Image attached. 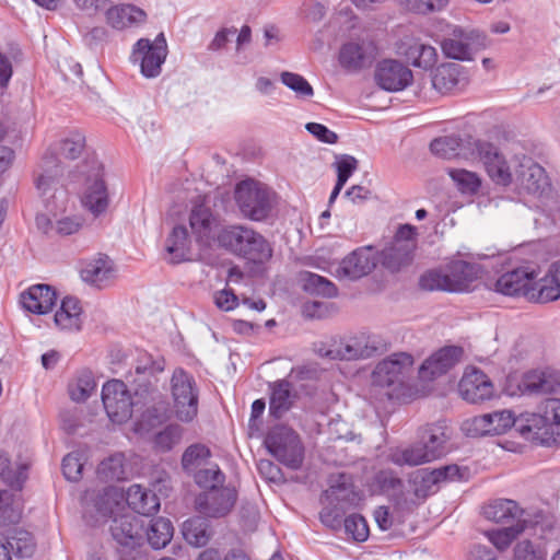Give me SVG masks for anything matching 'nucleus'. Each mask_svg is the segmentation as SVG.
I'll return each mask as SVG.
<instances>
[{"label": "nucleus", "mask_w": 560, "mask_h": 560, "mask_svg": "<svg viewBox=\"0 0 560 560\" xmlns=\"http://www.w3.org/2000/svg\"><path fill=\"white\" fill-rule=\"evenodd\" d=\"M458 393L466 401L478 404L493 397L494 386L481 370L469 366L458 383Z\"/></svg>", "instance_id": "16"}, {"label": "nucleus", "mask_w": 560, "mask_h": 560, "mask_svg": "<svg viewBox=\"0 0 560 560\" xmlns=\"http://www.w3.org/2000/svg\"><path fill=\"white\" fill-rule=\"evenodd\" d=\"M412 72L402 62L385 59L375 70L376 83L386 91H401L412 82Z\"/></svg>", "instance_id": "22"}, {"label": "nucleus", "mask_w": 560, "mask_h": 560, "mask_svg": "<svg viewBox=\"0 0 560 560\" xmlns=\"http://www.w3.org/2000/svg\"><path fill=\"white\" fill-rule=\"evenodd\" d=\"M164 370V361L154 360L151 355L144 354L139 360L135 368V373L138 376L133 380L137 384L136 393L139 390L149 393L153 387L152 378L155 380L158 373Z\"/></svg>", "instance_id": "36"}, {"label": "nucleus", "mask_w": 560, "mask_h": 560, "mask_svg": "<svg viewBox=\"0 0 560 560\" xmlns=\"http://www.w3.org/2000/svg\"><path fill=\"white\" fill-rule=\"evenodd\" d=\"M125 500L132 511L141 515H152L160 509L159 497L140 485L130 486L126 492Z\"/></svg>", "instance_id": "33"}, {"label": "nucleus", "mask_w": 560, "mask_h": 560, "mask_svg": "<svg viewBox=\"0 0 560 560\" xmlns=\"http://www.w3.org/2000/svg\"><path fill=\"white\" fill-rule=\"evenodd\" d=\"M213 221V213L210 207L206 205L205 198L197 197L189 214L190 229L197 242L202 244L209 243Z\"/></svg>", "instance_id": "31"}, {"label": "nucleus", "mask_w": 560, "mask_h": 560, "mask_svg": "<svg viewBox=\"0 0 560 560\" xmlns=\"http://www.w3.org/2000/svg\"><path fill=\"white\" fill-rule=\"evenodd\" d=\"M291 387V383L287 380L277 381L271 385L269 412L273 418L280 419L292 407Z\"/></svg>", "instance_id": "38"}, {"label": "nucleus", "mask_w": 560, "mask_h": 560, "mask_svg": "<svg viewBox=\"0 0 560 560\" xmlns=\"http://www.w3.org/2000/svg\"><path fill=\"white\" fill-rule=\"evenodd\" d=\"M102 401L108 418L116 423H124L132 416L135 402L124 382L112 380L102 388Z\"/></svg>", "instance_id": "14"}, {"label": "nucleus", "mask_w": 560, "mask_h": 560, "mask_svg": "<svg viewBox=\"0 0 560 560\" xmlns=\"http://www.w3.org/2000/svg\"><path fill=\"white\" fill-rule=\"evenodd\" d=\"M235 201L245 218L261 221L273 208L275 192L257 180L246 179L236 185Z\"/></svg>", "instance_id": "4"}, {"label": "nucleus", "mask_w": 560, "mask_h": 560, "mask_svg": "<svg viewBox=\"0 0 560 560\" xmlns=\"http://www.w3.org/2000/svg\"><path fill=\"white\" fill-rule=\"evenodd\" d=\"M526 528L524 523L513 524L502 529L487 532L490 542L500 551L510 547L512 541Z\"/></svg>", "instance_id": "46"}, {"label": "nucleus", "mask_w": 560, "mask_h": 560, "mask_svg": "<svg viewBox=\"0 0 560 560\" xmlns=\"http://www.w3.org/2000/svg\"><path fill=\"white\" fill-rule=\"evenodd\" d=\"M376 264L377 258L372 246L359 247L340 261L336 269V276L357 280L369 275Z\"/></svg>", "instance_id": "19"}, {"label": "nucleus", "mask_w": 560, "mask_h": 560, "mask_svg": "<svg viewBox=\"0 0 560 560\" xmlns=\"http://www.w3.org/2000/svg\"><path fill=\"white\" fill-rule=\"evenodd\" d=\"M525 511L514 500L497 499L483 506V515L487 520L501 524L524 523Z\"/></svg>", "instance_id": "30"}, {"label": "nucleus", "mask_w": 560, "mask_h": 560, "mask_svg": "<svg viewBox=\"0 0 560 560\" xmlns=\"http://www.w3.org/2000/svg\"><path fill=\"white\" fill-rule=\"evenodd\" d=\"M476 158H479L483 163L489 177L495 184L509 186L513 183V173H511L505 158L494 144L479 140L476 148Z\"/></svg>", "instance_id": "17"}, {"label": "nucleus", "mask_w": 560, "mask_h": 560, "mask_svg": "<svg viewBox=\"0 0 560 560\" xmlns=\"http://www.w3.org/2000/svg\"><path fill=\"white\" fill-rule=\"evenodd\" d=\"M468 81L465 68L455 62L440 65L432 74V85L442 94L460 91L468 84Z\"/></svg>", "instance_id": "25"}, {"label": "nucleus", "mask_w": 560, "mask_h": 560, "mask_svg": "<svg viewBox=\"0 0 560 560\" xmlns=\"http://www.w3.org/2000/svg\"><path fill=\"white\" fill-rule=\"evenodd\" d=\"M305 289L325 298H335L338 294L337 287L328 279L316 273L307 272Z\"/></svg>", "instance_id": "56"}, {"label": "nucleus", "mask_w": 560, "mask_h": 560, "mask_svg": "<svg viewBox=\"0 0 560 560\" xmlns=\"http://www.w3.org/2000/svg\"><path fill=\"white\" fill-rule=\"evenodd\" d=\"M96 388L93 374L90 371L81 372L75 382L69 385V394L77 402L85 401Z\"/></svg>", "instance_id": "48"}, {"label": "nucleus", "mask_w": 560, "mask_h": 560, "mask_svg": "<svg viewBox=\"0 0 560 560\" xmlns=\"http://www.w3.org/2000/svg\"><path fill=\"white\" fill-rule=\"evenodd\" d=\"M174 535L172 522L165 517L151 520L148 526L144 525V539L153 549H162L170 544Z\"/></svg>", "instance_id": "39"}, {"label": "nucleus", "mask_w": 560, "mask_h": 560, "mask_svg": "<svg viewBox=\"0 0 560 560\" xmlns=\"http://www.w3.org/2000/svg\"><path fill=\"white\" fill-rule=\"evenodd\" d=\"M196 483L206 490L211 487H221L225 481V475L218 466L199 469L195 475Z\"/></svg>", "instance_id": "59"}, {"label": "nucleus", "mask_w": 560, "mask_h": 560, "mask_svg": "<svg viewBox=\"0 0 560 560\" xmlns=\"http://www.w3.org/2000/svg\"><path fill=\"white\" fill-rule=\"evenodd\" d=\"M101 479L106 481L122 480L125 478L124 456L115 454L101 462L97 467Z\"/></svg>", "instance_id": "50"}, {"label": "nucleus", "mask_w": 560, "mask_h": 560, "mask_svg": "<svg viewBox=\"0 0 560 560\" xmlns=\"http://www.w3.org/2000/svg\"><path fill=\"white\" fill-rule=\"evenodd\" d=\"M343 527L347 535L358 542L368 540L370 529L366 520L357 513L350 514L343 520Z\"/></svg>", "instance_id": "55"}, {"label": "nucleus", "mask_w": 560, "mask_h": 560, "mask_svg": "<svg viewBox=\"0 0 560 560\" xmlns=\"http://www.w3.org/2000/svg\"><path fill=\"white\" fill-rule=\"evenodd\" d=\"M85 148V137L79 131H71L66 138H63L58 148V152L61 156L74 160L81 155Z\"/></svg>", "instance_id": "54"}, {"label": "nucleus", "mask_w": 560, "mask_h": 560, "mask_svg": "<svg viewBox=\"0 0 560 560\" xmlns=\"http://www.w3.org/2000/svg\"><path fill=\"white\" fill-rule=\"evenodd\" d=\"M210 450L203 444H192L186 448L182 456V465L185 469L199 465L201 460L210 457Z\"/></svg>", "instance_id": "63"}, {"label": "nucleus", "mask_w": 560, "mask_h": 560, "mask_svg": "<svg viewBox=\"0 0 560 560\" xmlns=\"http://www.w3.org/2000/svg\"><path fill=\"white\" fill-rule=\"evenodd\" d=\"M62 170L59 161L52 155H46L43 160V173L36 179V187L42 194H46Z\"/></svg>", "instance_id": "49"}, {"label": "nucleus", "mask_w": 560, "mask_h": 560, "mask_svg": "<svg viewBox=\"0 0 560 560\" xmlns=\"http://www.w3.org/2000/svg\"><path fill=\"white\" fill-rule=\"evenodd\" d=\"M281 81L298 95L310 97L314 94L312 85L298 73L284 71L281 73Z\"/></svg>", "instance_id": "62"}, {"label": "nucleus", "mask_w": 560, "mask_h": 560, "mask_svg": "<svg viewBox=\"0 0 560 560\" xmlns=\"http://www.w3.org/2000/svg\"><path fill=\"white\" fill-rule=\"evenodd\" d=\"M182 435L183 428L179 424H167L163 430L154 434L153 446L159 452H170L180 442Z\"/></svg>", "instance_id": "44"}, {"label": "nucleus", "mask_w": 560, "mask_h": 560, "mask_svg": "<svg viewBox=\"0 0 560 560\" xmlns=\"http://www.w3.org/2000/svg\"><path fill=\"white\" fill-rule=\"evenodd\" d=\"M171 393L176 417L183 422L192 421L198 413L199 392L191 374L178 368L171 378Z\"/></svg>", "instance_id": "7"}, {"label": "nucleus", "mask_w": 560, "mask_h": 560, "mask_svg": "<svg viewBox=\"0 0 560 560\" xmlns=\"http://www.w3.org/2000/svg\"><path fill=\"white\" fill-rule=\"evenodd\" d=\"M405 55L412 66L422 69L432 68L438 60L435 48L420 42H413L409 45Z\"/></svg>", "instance_id": "43"}, {"label": "nucleus", "mask_w": 560, "mask_h": 560, "mask_svg": "<svg viewBox=\"0 0 560 560\" xmlns=\"http://www.w3.org/2000/svg\"><path fill=\"white\" fill-rule=\"evenodd\" d=\"M516 429L520 434L541 446L560 445V427L552 423L548 415L523 413L516 419Z\"/></svg>", "instance_id": "10"}, {"label": "nucleus", "mask_w": 560, "mask_h": 560, "mask_svg": "<svg viewBox=\"0 0 560 560\" xmlns=\"http://www.w3.org/2000/svg\"><path fill=\"white\" fill-rule=\"evenodd\" d=\"M419 441L409 447L396 450L389 455L392 463L402 466H418L435 460L447 452L448 428L444 421L427 424L419 430Z\"/></svg>", "instance_id": "1"}, {"label": "nucleus", "mask_w": 560, "mask_h": 560, "mask_svg": "<svg viewBox=\"0 0 560 560\" xmlns=\"http://www.w3.org/2000/svg\"><path fill=\"white\" fill-rule=\"evenodd\" d=\"M218 243L231 254L253 264L262 265L272 257L269 242L260 233L245 225L224 226L218 234Z\"/></svg>", "instance_id": "2"}, {"label": "nucleus", "mask_w": 560, "mask_h": 560, "mask_svg": "<svg viewBox=\"0 0 560 560\" xmlns=\"http://www.w3.org/2000/svg\"><path fill=\"white\" fill-rule=\"evenodd\" d=\"M167 420V409L165 406H153L148 408L141 416L138 423L139 431L149 432L155 427L163 424Z\"/></svg>", "instance_id": "58"}, {"label": "nucleus", "mask_w": 560, "mask_h": 560, "mask_svg": "<svg viewBox=\"0 0 560 560\" xmlns=\"http://www.w3.org/2000/svg\"><path fill=\"white\" fill-rule=\"evenodd\" d=\"M378 48L371 38H357L345 43L338 55V61L346 71L358 72L370 68L376 60Z\"/></svg>", "instance_id": "13"}, {"label": "nucleus", "mask_w": 560, "mask_h": 560, "mask_svg": "<svg viewBox=\"0 0 560 560\" xmlns=\"http://www.w3.org/2000/svg\"><path fill=\"white\" fill-rule=\"evenodd\" d=\"M211 534L210 524L203 515L191 517L183 524V536L191 546H206L210 540Z\"/></svg>", "instance_id": "40"}, {"label": "nucleus", "mask_w": 560, "mask_h": 560, "mask_svg": "<svg viewBox=\"0 0 560 560\" xmlns=\"http://www.w3.org/2000/svg\"><path fill=\"white\" fill-rule=\"evenodd\" d=\"M387 343L376 335L360 334L335 341L324 353L331 360H361L380 355Z\"/></svg>", "instance_id": "6"}, {"label": "nucleus", "mask_w": 560, "mask_h": 560, "mask_svg": "<svg viewBox=\"0 0 560 560\" xmlns=\"http://www.w3.org/2000/svg\"><path fill=\"white\" fill-rule=\"evenodd\" d=\"M513 182L533 195H540L549 187V178L539 164L524 158L513 174Z\"/></svg>", "instance_id": "24"}, {"label": "nucleus", "mask_w": 560, "mask_h": 560, "mask_svg": "<svg viewBox=\"0 0 560 560\" xmlns=\"http://www.w3.org/2000/svg\"><path fill=\"white\" fill-rule=\"evenodd\" d=\"M145 12L132 4L116 5L106 11L107 23L116 30H124L144 22Z\"/></svg>", "instance_id": "35"}, {"label": "nucleus", "mask_w": 560, "mask_h": 560, "mask_svg": "<svg viewBox=\"0 0 560 560\" xmlns=\"http://www.w3.org/2000/svg\"><path fill=\"white\" fill-rule=\"evenodd\" d=\"M56 291L48 284H36L21 294L23 307L35 314H46L56 304Z\"/></svg>", "instance_id": "29"}, {"label": "nucleus", "mask_w": 560, "mask_h": 560, "mask_svg": "<svg viewBox=\"0 0 560 560\" xmlns=\"http://www.w3.org/2000/svg\"><path fill=\"white\" fill-rule=\"evenodd\" d=\"M479 140L470 136L460 137L458 135H451L434 139L430 143V150L436 156L442 159H475L476 148Z\"/></svg>", "instance_id": "21"}, {"label": "nucleus", "mask_w": 560, "mask_h": 560, "mask_svg": "<svg viewBox=\"0 0 560 560\" xmlns=\"http://www.w3.org/2000/svg\"><path fill=\"white\" fill-rule=\"evenodd\" d=\"M516 427V419L509 410L494 411L476 416L464 424L465 431L472 435H499L511 427Z\"/></svg>", "instance_id": "18"}, {"label": "nucleus", "mask_w": 560, "mask_h": 560, "mask_svg": "<svg viewBox=\"0 0 560 560\" xmlns=\"http://www.w3.org/2000/svg\"><path fill=\"white\" fill-rule=\"evenodd\" d=\"M120 560H133L132 552L144 544V524L133 514L115 516L109 527Z\"/></svg>", "instance_id": "8"}, {"label": "nucleus", "mask_w": 560, "mask_h": 560, "mask_svg": "<svg viewBox=\"0 0 560 560\" xmlns=\"http://www.w3.org/2000/svg\"><path fill=\"white\" fill-rule=\"evenodd\" d=\"M442 474L439 468L420 469L416 472L415 483L417 485L416 494L427 497L436 491V487L442 482Z\"/></svg>", "instance_id": "47"}, {"label": "nucleus", "mask_w": 560, "mask_h": 560, "mask_svg": "<svg viewBox=\"0 0 560 560\" xmlns=\"http://www.w3.org/2000/svg\"><path fill=\"white\" fill-rule=\"evenodd\" d=\"M522 385L528 394H560V370L545 368L529 371L524 375Z\"/></svg>", "instance_id": "26"}, {"label": "nucleus", "mask_w": 560, "mask_h": 560, "mask_svg": "<svg viewBox=\"0 0 560 560\" xmlns=\"http://www.w3.org/2000/svg\"><path fill=\"white\" fill-rule=\"evenodd\" d=\"M540 273V268L533 261H524L521 266L502 273L494 282L493 290L504 295L524 296L530 290L534 278Z\"/></svg>", "instance_id": "12"}, {"label": "nucleus", "mask_w": 560, "mask_h": 560, "mask_svg": "<svg viewBox=\"0 0 560 560\" xmlns=\"http://www.w3.org/2000/svg\"><path fill=\"white\" fill-rule=\"evenodd\" d=\"M122 495L113 487H106L100 492L95 500L94 506L102 516H112L120 504Z\"/></svg>", "instance_id": "51"}, {"label": "nucleus", "mask_w": 560, "mask_h": 560, "mask_svg": "<svg viewBox=\"0 0 560 560\" xmlns=\"http://www.w3.org/2000/svg\"><path fill=\"white\" fill-rule=\"evenodd\" d=\"M5 544H8L11 553L13 552L20 558H30L35 550L33 536L27 530H15L8 537Z\"/></svg>", "instance_id": "45"}, {"label": "nucleus", "mask_w": 560, "mask_h": 560, "mask_svg": "<svg viewBox=\"0 0 560 560\" xmlns=\"http://www.w3.org/2000/svg\"><path fill=\"white\" fill-rule=\"evenodd\" d=\"M166 252L171 255L172 264H179L189 254L188 231L184 225H177L166 240Z\"/></svg>", "instance_id": "41"}, {"label": "nucleus", "mask_w": 560, "mask_h": 560, "mask_svg": "<svg viewBox=\"0 0 560 560\" xmlns=\"http://www.w3.org/2000/svg\"><path fill=\"white\" fill-rule=\"evenodd\" d=\"M463 354L464 350L458 346H446L438 350L420 366V377L422 380L432 381L445 374L462 360Z\"/></svg>", "instance_id": "23"}, {"label": "nucleus", "mask_w": 560, "mask_h": 560, "mask_svg": "<svg viewBox=\"0 0 560 560\" xmlns=\"http://www.w3.org/2000/svg\"><path fill=\"white\" fill-rule=\"evenodd\" d=\"M236 501L237 491L234 487H211L196 497L195 508L206 517L220 518L233 510Z\"/></svg>", "instance_id": "11"}, {"label": "nucleus", "mask_w": 560, "mask_h": 560, "mask_svg": "<svg viewBox=\"0 0 560 560\" xmlns=\"http://www.w3.org/2000/svg\"><path fill=\"white\" fill-rule=\"evenodd\" d=\"M78 172L84 179L81 202L86 210L97 217L106 211L109 203L104 167L97 159L91 158L79 166Z\"/></svg>", "instance_id": "3"}, {"label": "nucleus", "mask_w": 560, "mask_h": 560, "mask_svg": "<svg viewBox=\"0 0 560 560\" xmlns=\"http://www.w3.org/2000/svg\"><path fill=\"white\" fill-rule=\"evenodd\" d=\"M479 38L475 31L466 32L460 27H455L452 34L444 38L441 47L446 57L457 60H470L472 56V45Z\"/></svg>", "instance_id": "27"}, {"label": "nucleus", "mask_w": 560, "mask_h": 560, "mask_svg": "<svg viewBox=\"0 0 560 560\" xmlns=\"http://www.w3.org/2000/svg\"><path fill=\"white\" fill-rule=\"evenodd\" d=\"M419 285L425 291H448L446 268L424 272L419 279Z\"/></svg>", "instance_id": "57"}, {"label": "nucleus", "mask_w": 560, "mask_h": 560, "mask_svg": "<svg viewBox=\"0 0 560 560\" xmlns=\"http://www.w3.org/2000/svg\"><path fill=\"white\" fill-rule=\"evenodd\" d=\"M269 453L281 464L296 470L304 460V446L299 434L280 424L271 428L264 441Z\"/></svg>", "instance_id": "5"}, {"label": "nucleus", "mask_w": 560, "mask_h": 560, "mask_svg": "<svg viewBox=\"0 0 560 560\" xmlns=\"http://www.w3.org/2000/svg\"><path fill=\"white\" fill-rule=\"evenodd\" d=\"M81 313L80 301L73 296H66L55 314V324L60 329L79 330L82 323Z\"/></svg>", "instance_id": "37"}, {"label": "nucleus", "mask_w": 560, "mask_h": 560, "mask_svg": "<svg viewBox=\"0 0 560 560\" xmlns=\"http://www.w3.org/2000/svg\"><path fill=\"white\" fill-rule=\"evenodd\" d=\"M347 511H345L340 506L330 505L329 502H327V505L322 509L319 512V520L323 525L328 527L329 529L334 532H338L341 529L343 524V515Z\"/></svg>", "instance_id": "60"}, {"label": "nucleus", "mask_w": 560, "mask_h": 560, "mask_svg": "<svg viewBox=\"0 0 560 560\" xmlns=\"http://www.w3.org/2000/svg\"><path fill=\"white\" fill-rule=\"evenodd\" d=\"M22 515L20 498L9 490L0 491V527L18 523Z\"/></svg>", "instance_id": "42"}, {"label": "nucleus", "mask_w": 560, "mask_h": 560, "mask_svg": "<svg viewBox=\"0 0 560 560\" xmlns=\"http://www.w3.org/2000/svg\"><path fill=\"white\" fill-rule=\"evenodd\" d=\"M413 253L415 252L407 253V248L399 249L390 244V246L382 250V264L387 269L397 271L412 260Z\"/></svg>", "instance_id": "52"}, {"label": "nucleus", "mask_w": 560, "mask_h": 560, "mask_svg": "<svg viewBox=\"0 0 560 560\" xmlns=\"http://www.w3.org/2000/svg\"><path fill=\"white\" fill-rule=\"evenodd\" d=\"M81 278L84 282L96 288H105L115 278L114 264L107 256L92 259L82 267Z\"/></svg>", "instance_id": "32"}, {"label": "nucleus", "mask_w": 560, "mask_h": 560, "mask_svg": "<svg viewBox=\"0 0 560 560\" xmlns=\"http://www.w3.org/2000/svg\"><path fill=\"white\" fill-rule=\"evenodd\" d=\"M413 365V358L407 352L394 353L382 360L372 373L373 384L381 387L401 385Z\"/></svg>", "instance_id": "15"}, {"label": "nucleus", "mask_w": 560, "mask_h": 560, "mask_svg": "<svg viewBox=\"0 0 560 560\" xmlns=\"http://www.w3.org/2000/svg\"><path fill=\"white\" fill-rule=\"evenodd\" d=\"M448 175L458 184L462 190L476 192L481 185L479 177L475 173L463 168H450Z\"/></svg>", "instance_id": "61"}, {"label": "nucleus", "mask_w": 560, "mask_h": 560, "mask_svg": "<svg viewBox=\"0 0 560 560\" xmlns=\"http://www.w3.org/2000/svg\"><path fill=\"white\" fill-rule=\"evenodd\" d=\"M323 497L330 505L340 506L345 511L355 508L359 501L358 492L353 485L346 480L345 475H340L338 480L324 491Z\"/></svg>", "instance_id": "34"}, {"label": "nucleus", "mask_w": 560, "mask_h": 560, "mask_svg": "<svg viewBox=\"0 0 560 560\" xmlns=\"http://www.w3.org/2000/svg\"><path fill=\"white\" fill-rule=\"evenodd\" d=\"M448 292L469 291L478 279L480 268L477 264L453 260L445 266Z\"/></svg>", "instance_id": "28"}, {"label": "nucleus", "mask_w": 560, "mask_h": 560, "mask_svg": "<svg viewBox=\"0 0 560 560\" xmlns=\"http://www.w3.org/2000/svg\"><path fill=\"white\" fill-rule=\"evenodd\" d=\"M83 464L78 453H70L62 459L63 476L71 481H78L81 478Z\"/></svg>", "instance_id": "64"}, {"label": "nucleus", "mask_w": 560, "mask_h": 560, "mask_svg": "<svg viewBox=\"0 0 560 560\" xmlns=\"http://www.w3.org/2000/svg\"><path fill=\"white\" fill-rule=\"evenodd\" d=\"M166 56V39L164 34L160 33L154 40L140 38L135 44L130 58L133 63H139L141 74L151 79L161 74Z\"/></svg>", "instance_id": "9"}, {"label": "nucleus", "mask_w": 560, "mask_h": 560, "mask_svg": "<svg viewBox=\"0 0 560 560\" xmlns=\"http://www.w3.org/2000/svg\"><path fill=\"white\" fill-rule=\"evenodd\" d=\"M526 299L534 303H549L560 299V259L549 265L542 277L534 278Z\"/></svg>", "instance_id": "20"}, {"label": "nucleus", "mask_w": 560, "mask_h": 560, "mask_svg": "<svg viewBox=\"0 0 560 560\" xmlns=\"http://www.w3.org/2000/svg\"><path fill=\"white\" fill-rule=\"evenodd\" d=\"M0 477L11 489L19 491L26 479L25 468L23 466L13 468L7 457H0Z\"/></svg>", "instance_id": "53"}]
</instances>
